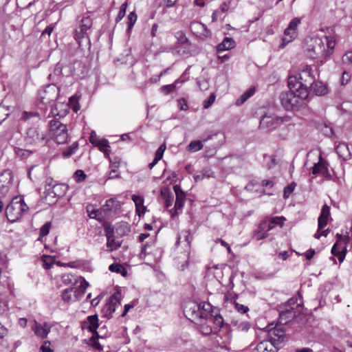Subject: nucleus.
<instances>
[{"mask_svg":"<svg viewBox=\"0 0 352 352\" xmlns=\"http://www.w3.org/2000/svg\"><path fill=\"white\" fill-rule=\"evenodd\" d=\"M331 253L334 256H338L339 261L340 262L344 260L346 254L344 252H342V250L339 248V246L336 243L333 245L331 248Z\"/></svg>","mask_w":352,"mask_h":352,"instance_id":"nucleus-42","label":"nucleus"},{"mask_svg":"<svg viewBox=\"0 0 352 352\" xmlns=\"http://www.w3.org/2000/svg\"><path fill=\"white\" fill-rule=\"evenodd\" d=\"M194 322L199 326V331L204 336L210 335L214 331L210 322H207V320L204 319V321L199 320Z\"/></svg>","mask_w":352,"mask_h":352,"instance_id":"nucleus-27","label":"nucleus"},{"mask_svg":"<svg viewBox=\"0 0 352 352\" xmlns=\"http://www.w3.org/2000/svg\"><path fill=\"white\" fill-rule=\"evenodd\" d=\"M78 277L72 274L67 273L61 276V280L65 285H76L78 283Z\"/></svg>","mask_w":352,"mask_h":352,"instance_id":"nucleus-34","label":"nucleus"},{"mask_svg":"<svg viewBox=\"0 0 352 352\" xmlns=\"http://www.w3.org/2000/svg\"><path fill=\"white\" fill-rule=\"evenodd\" d=\"M74 72V63L63 61V76H70Z\"/></svg>","mask_w":352,"mask_h":352,"instance_id":"nucleus-36","label":"nucleus"},{"mask_svg":"<svg viewBox=\"0 0 352 352\" xmlns=\"http://www.w3.org/2000/svg\"><path fill=\"white\" fill-rule=\"evenodd\" d=\"M127 6H128L127 2H125L122 4V6H120L119 12L116 18V23H118L124 18V16L126 14V10Z\"/></svg>","mask_w":352,"mask_h":352,"instance_id":"nucleus-48","label":"nucleus"},{"mask_svg":"<svg viewBox=\"0 0 352 352\" xmlns=\"http://www.w3.org/2000/svg\"><path fill=\"white\" fill-rule=\"evenodd\" d=\"M295 316L294 307H289L283 310L279 314V322L282 324H286Z\"/></svg>","mask_w":352,"mask_h":352,"instance_id":"nucleus-23","label":"nucleus"},{"mask_svg":"<svg viewBox=\"0 0 352 352\" xmlns=\"http://www.w3.org/2000/svg\"><path fill=\"white\" fill-rule=\"evenodd\" d=\"M336 151L340 157L342 158L344 160H347L351 157V153L346 143H339L336 148Z\"/></svg>","mask_w":352,"mask_h":352,"instance_id":"nucleus-26","label":"nucleus"},{"mask_svg":"<svg viewBox=\"0 0 352 352\" xmlns=\"http://www.w3.org/2000/svg\"><path fill=\"white\" fill-rule=\"evenodd\" d=\"M129 23H128V29L131 30L137 21V14L135 12H131L128 15Z\"/></svg>","mask_w":352,"mask_h":352,"instance_id":"nucleus-53","label":"nucleus"},{"mask_svg":"<svg viewBox=\"0 0 352 352\" xmlns=\"http://www.w3.org/2000/svg\"><path fill=\"white\" fill-rule=\"evenodd\" d=\"M104 230L105 232V236L107 238L111 237L114 236V228L109 223H106L104 226Z\"/></svg>","mask_w":352,"mask_h":352,"instance_id":"nucleus-54","label":"nucleus"},{"mask_svg":"<svg viewBox=\"0 0 352 352\" xmlns=\"http://www.w3.org/2000/svg\"><path fill=\"white\" fill-rule=\"evenodd\" d=\"M314 81V76L311 67L305 65L297 76L289 77L288 87L289 89H299V91H301V97L308 98L309 88Z\"/></svg>","mask_w":352,"mask_h":352,"instance_id":"nucleus-3","label":"nucleus"},{"mask_svg":"<svg viewBox=\"0 0 352 352\" xmlns=\"http://www.w3.org/2000/svg\"><path fill=\"white\" fill-rule=\"evenodd\" d=\"M54 180L52 178L49 177L47 178L45 181L46 186H49L47 190H50L51 187L53 190V192L55 194V195L60 197L64 195L65 192L67 189V187L65 185L63 184H54Z\"/></svg>","mask_w":352,"mask_h":352,"instance_id":"nucleus-18","label":"nucleus"},{"mask_svg":"<svg viewBox=\"0 0 352 352\" xmlns=\"http://www.w3.org/2000/svg\"><path fill=\"white\" fill-rule=\"evenodd\" d=\"M78 148V142H74L71 146H69L67 149H65L63 153V155L64 157H69L73 154L76 153Z\"/></svg>","mask_w":352,"mask_h":352,"instance_id":"nucleus-41","label":"nucleus"},{"mask_svg":"<svg viewBox=\"0 0 352 352\" xmlns=\"http://www.w3.org/2000/svg\"><path fill=\"white\" fill-rule=\"evenodd\" d=\"M307 98L301 97V91L298 89H289V91L282 92L280 95L281 104L287 111L298 109L302 105V100Z\"/></svg>","mask_w":352,"mask_h":352,"instance_id":"nucleus-5","label":"nucleus"},{"mask_svg":"<svg viewBox=\"0 0 352 352\" xmlns=\"http://www.w3.org/2000/svg\"><path fill=\"white\" fill-rule=\"evenodd\" d=\"M214 177V173L210 168H205L202 169L201 171L197 173L195 176L194 179L196 182L201 181L205 178H209V177Z\"/></svg>","mask_w":352,"mask_h":352,"instance_id":"nucleus-32","label":"nucleus"},{"mask_svg":"<svg viewBox=\"0 0 352 352\" xmlns=\"http://www.w3.org/2000/svg\"><path fill=\"white\" fill-rule=\"evenodd\" d=\"M102 141V139H100L95 131H92L89 136V142L91 144L95 146H97L99 143Z\"/></svg>","mask_w":352,"mask_h":352,"instance_id":"nucleus-52","label":"nucleus"},{"mask_svg":"<svg viewBox=\"0 0 352 352\" xmlns=\"http://www.w3.org/2000/svg\"><path fill=\"white\" fill-rule=\"evenodd\" d=\"M298 36V31L294 30L285 29L284 31V36L283 38V45L289 43L294 41Z\"/></svg>","mask_w":352,"mask_h":352,"instance_id":"nucleus-33","label":"nucleus"},{"mask_svg":"<svg viewBox=\"0 0 352 352\" xmlns=\"http://www.w3.org/2000/svg\"><path fill=\"white\" fill-rule=\"evenodd\" d=\"M54 75L56 76H63V61L58 62L54 69Z\"/></svg>","mask_w":352,"mask_h":352,"instance_id":"nucleus-62","label":"nucleus"},{"mask_svg":"<svg viewBox=\"0 0 352 352\" xmlns=\"http://www.w3.org/2000/svg\"><path fill=\"white\" fill-rule=\"evenodd\" d=\"M118 201L115 199H109L106 201L105 204L102 206V209L105 212H111L113 210H116L119 206Z\"/></svg>","mask_w":352,"mask_h":352,"instance_id":"nucleus-35","label":"nucleus"},{"mask_svg":"<svg viewBox=\"0 0 352 352\" xmlns=\"http://www.w3.org/2000/svg\"><path fill=\"white\" fill-rule=\"evenodd\" d=\"M52 325L48 322H44L43 324L36 320L34 321L32 329L34 334L41 339L46 338L50 332Z\"/></svg>","mask_w":352,"mask_h":352,"instance_id":"nucleus-15","label":"nucleus"},{"mask_svg":"<svg viewBox=\"0 0 352 352\" xmlns=\"http://www.w3.org/2000/svg\"><path fill=\"white\" fill-rule=\"evenodd\" d=\"M268 236V233H266V232L261 231V229L260 228V226H258L257 230L255 231L254 233V238L257 240H261L263 239H265Z\"/></svg>","mask_w":352,"mask_h":352,"instance_id":"nucleus-55","label":"nucleus"},{"mask_svg":"<svg viewBox=\"0 0 352 352\" xmlns=\"http://www.w3.org/2000/svg\"><path fill=\"white\" fill-rule=\"evenodd\" d=\"M173 189L176 195V200L175 203V208L176 210H180L184 206L186 195L179 185H175L173 186Z\"/></svg>","mask_w":352,"mask_h":352,"instance_id":"nucleus-19","label":"nucleus"},{"mask_svg":"<svg viewBox=\"0 0 352 352\" xmlns=\"http://www.w3.org/2000/svg\"><path fill=\"white\" fill-rule=\"evenodd\" d=\"M107 239V245L111 250H115L120 246V243L118 241H116L115 236H113Z\"/></svg>","mask_w":352,"mask_h":352,"instance_id":"nucleus-49","label":"nucleus"},{"mask_svg":"<svg viewBox=\"0 0 352 352\" xmlns=\"http://www.w3.org/2000/svg\"><path fill=\"white\" fill-rule=\"evenodd\" d=\"M120 292H117L111 295L102 309L103 316L108 318H111L112 314L116 311V307L120 305Z\"/></svg>","mask_w":352,"mask_h":352,"instance_id":"nucleus-11","label":"nucleus"},{"mask_svg":"<svg viewBox=\"0 0 352 352\" xmlns=\"http://www.w3.org/2000/svg\"><path fill=\"white\" fill-rule=\"evenodd\" d=\"M201 304V310L203 311V313H204L205 316H212V306L210 305V303L207 302H203Z\"/></svg>","mask_w":352,"mask_h":352,"instance_id":"nucleus-43","label":"nucleus"},{"mask_svg":"<svg viewBox=\"0 0 352 352\" xmlns=\"http://www.w3.org/2000/svg\"><path fill=\"white\" fill-rule=\"evenodd\" d=\"M78 283L79 286L74 289V296L77 300L81 298L89 286V283L82 276L78 277Z\"/></svg>","mask_w":352,"mask_h":352,"instance_id":"nucleus-21","label":"nucleus"},{"mask_svg":"<svg viewBox=\"0 0 352 352\" xmlns=\"http://www.w3.org/2000/svg\"><path fill=\"white\" fill-rule=\"evenodd\" d=\"M100 336H98V338L96 339L94 336L90 339V344L93 348L95 349H97L98 351H102L103 349L102 346L101 344L98 342V338Z\"/></svg>","mask_w":352,"mask_h":352,"instance_id":"nucleus-58","label":"nucleus"},{"mask_svg":"<svg viewBox=\"0 0 352 352\" xmlns=\"http://www.w3.org/2000/svg\"><path fill=\"white\" fill-rule=\"evenodd\" d=\"M204 318L205 320H207V322H210V323L214 324V331H216L220 328H221L223 325V317L220 314L212 315L210 316H207Z\"/></svg>","mask_w":352,"mask_h":352,"instance_id":"nucleus-25","label":"nucleus"},{"mask_svg":"<svg viewBox=\"0 0 352 352\" xmlns=\"http://www.w3.org/2000/svg\"><path fill=\"white\" fill-rule=\"evenodd\" d=\"M166 148V144L164 143L160 146L155 154V158L160 160L164 155V153Z\"/></svg>","mask_w":352,"mask_h":352,"instance_id":"nucleus-59","label":"nucleus"},{"mask_svg":"<svg viewBox=\"0 0 352 352\" xmlns=\"http://www.w3.org/2000/svg\"><path fill=\"white\" fill-rule=\"evenodd\" d=\"M184 313L186 317L192 322L204 321L206 317L201 310V304L196 301L188 300L184 303Z\"/></svg>","mask_w":352,"mask_h":352,"instance_id":"nucleus-8","label":"nucleus"},{"mask_svg":"<svg viewBox=\"0 0 352 352\" xmlns=\"http://www.w3.org/2000/svg\"><path fill=\"white\" fill-rule=\"evenodd\" d=\"M132 200L135 205L136 213L139 217L144 215L146 212V207L144 206V198L140 195H133Z\"/></svg>","mask_w":352,"mask_h":352,"instance_id":"nucleus-22","label":"nucleus"},{"mask_svg":"<svg viewBox=\"0 0 352 352\" xmlns=\"http://www.w3.org/2000/svg\"><path fill=\"white\" fill-rule=\"evenodd\" d=\"M74 287H69L64 289L62 292V299L63 301L69 302L72 300V292H74Z\"/></svg>","mask_w":352,"mask_h":352,"instance_id":"nucleus-44","label":"nucleus"},{"mask_svg":"<svg viewBox=\"0 0 352 352\" xmlns=\"http://www.w3.org/2000/svg\"><path fill=\"white\" fill-rule=\"evenodd\" d=\"M1 274L2 271L1 269L0 268V283L4 286L6 285L9 289H11L12 285L8 277L6 276H2Z\"/></svg>","mask_w":352,"mask_h":352,"instance_id":"nucleus-56","label":"nucleus"},{"mask_svg":"<svg viewBox=\"0 0 352 352\" xmlns=\"http://www.w3.org/2000/svg\"><path fill=\"white\" fill-rule=\"evenodd\" d=\"M311 173L313 175L322 174L324 177H328L329 175L328 163L322 157L321 155L319 157L318 162L315 164L312 167Z\"/></svg>","mask_w":352,"mask_h":352,"instance_id":"nucleus-17","label":"nucleus"},{"mask_svg":"<svg viewBox=\"0 0 352 352\" xmlns=\"http://www.w3.org/2000/svg\"><path fill=\"white\" fill-rule=\"evenodd\" d=\"M342 62L344 64L352 65V52H347L343 55Z\"/></svg>","mask_w":352,"mask_h":352,"instance_id":"nucleus-64","label":"nucleus"},{"mask_svg":"<svg viewBox=\"0 0 352 352\" xmlns=\"http://www.w3.org/2000/svg\"><path fill=\"white\" fill-rule=\"evenodd\" d=\"M260 228L261 231H265L266 233H268L269 231L272 230L274 227L272 225V223L270 222V220H265L261 222L259 224Z\"/></svg>","mask_w":352,"mask_h":352,"instance_id":"nucleus-46","label":"nucleus"},{"mask_svg":"<svg viewBox=\"0 0 352 352\" xmlns=\"http://www.w3.org/2000/svg\"><path fill=\"white\" fill-rule=\"evenodd\" d=\"M232 325L239 331L246 332L250 328V323L248 321L232 320Z\"/></svg>","mask_w":352,"mask_h":352,"instance_id":"nucleus-30","label":"nucleus"},{"mask_svg":"<svg viewBox=\"0 0 352 352\" xmlns=\"http://www.w3.org/2000/svg\"><path fill=\"white\" fill-rule=\"evenodd\" d=\"M300 23V19L298 17H295L292 19V21L289 22L288 27L287 29L291 30H297L298 25Z\"/></svg>","mask_w":352,"mask_h":352,"instance_id":"nucleus-57","label":"nucleus"},{"mask_svg":"<svg viewBox=\"0 0 352 352\" xmlns=\"http://www.w3.org/2000/svg\"><path fill=\"white\" fill-rule=\"evenodd\" d=\"M43 267L46 270L50 269L53 264V258L50 256H43L42 257Z\"/></svg>","mask_w":352,"mask_h":352,"instance_id":"nucleus-51","label":"nucleus"},{"mask_svg":"<svg viewBox=\"0 0 352 352\" xmlns=\"http://www.w3.org/2000/svg\"><path fill=\"white\" fill-rule=\"evenodd\" d=\"M335 45L333 36H324V38L315 36L306 39L305 50L309 57L320 59V62L323 63L333 53Z\"/></svg>","mask_w":352,"mask_h":352,"instance_id":"nucleus-1","label":"nucleus"},{"mask_svg":"<svg viewBox=\"0 0 352 352\" xmlns=\"http://www.w3.org/2000/svg\"><path fill=\"white\" fill-rule=\"evenodd\" d=\"M50 228L51 223L49 221L46 222L40 229V235L42 236L47 235Z\"/></svg>","mask_w":352,"mask_h":352,"instance_id":"nucleus-60","label":"nucleus"},{"mask_svg":"<svg viewBox=\"0 0 352 352\" xmlns=\"http://www.w3.org/2000/svg\"><path fill=\"white\" fill-rule=\"evenodd\" d=\"M192 241V235L191 234L190 230H182L177 236V240L176 244L177 245H179L181 243L184 244V246L185 248L184 251L186 253L185 255L186 257V260L185 261L184 264L182 265V270H184L185 267L188 266L190 250V245H191Z\"/></svg>","mask_w":352,"mask_h":352,"instance_id":"nucleus-9","label":"nucleus"},{"mask_svg":"<svg viewBox=\"0 0 352 352\" xmlns=\"http://www.w3.org/2000/svg\"><path fill=\"white\" fill-rule=\"evenodd\" d=\"M189 28L192 33L197 37L204 38L208 35V30L206 25L199 21L191 22Z\"/></svg>","mask_w":352,"mask_h":352,"instance_id":"nucleus-16","label":"nucleus"},{"mask_svg":"<svg viewBox=\"0 0 352 352\" xmlns=\"http://www.w3.org/2000/svg\"><path fill=\"white\" fill-rule=\"evenodd\" d=\"M86 174L82 170H77L74 174V178L76 182H82L85 180Z\"/></svg>","mask_w":352,"mask_h":352,"instance_id":"nucleus-50","label":"nucleus"},{"mask_svg":"<svg viewBox=\"0 0 352 352\" xmlns=\"http://www.w3.org/2000/svg\"><path fill=\"white\" fill-rule=\"evenodd\" d=\"M58 97V89L53 85L47 86L41 94L40 98L41 102L45 104H50L54 102Z\"/></svg>","mask_w":352,"mask_h":352,"instance_id":"nucleus-14","label":"nucleus"},{"mask_svg":"<svg viewBox=\"0 0 352 352\" xmlns=\"http://www.w3.org/2000/svg\"><path fill=\"white\" fill-rule=\"evenodd\" d=\"M289 120L290 119L288 116L279 117L265 116L261 118L260 121V126L261 128H266L272 130L277 128L281 124L289 122Z\"/></svg>","mask_w":352,"mask_h":352,"instance_id":"nucleus-12","label":"nucleus"},{"mask_svg":"<svg viewBox=\"0 0 352 352\" xmlns=\"http://www.w3.org/2000/svg\"><path fill=\"white\" fill-rule=\"evenodd\" d=\"M336 236L338 238L336 243L338 245L339 248L342 250V252H344L346 254L347 245L350 241V237L348 235H342L341 234H337Z\"/></svg>","mask_w":352,"mask_h":352,"instance_id":"nucleus-31","label":"nucleus"},{"mask_svg":"<svg viewBox=\"0 0 352 352\" xmlns=\"http://www.w3.org/2000/svg\"><path fill=\"white\" fill-rule=\"evenodd\" d=\"M178 82L179 80H177L173 84L162 86L161 88L162 91L166 95L169 94L176 89Z\"/></svg>","mask_w":352,"mask_h":352,"instance_id":"nucleus-45","label":"nucleus"},{"mask_svg":"<svg viewBox=\"0 0 352 352\" xmlns=\"http://www.w3.org/2000/svg\"><path fill=\"white\" fill-rule=\"evenodd\" d=\"M204 145L200 140L192 141L188 146V150L191 152H196L203 148Z\"/></svg>","mask_w":352,"mask_h":352,"instance_id":"nucleus-40","label":"nucleus"},{"mask_svg":"<svg viewBox=\"0 0 352 352\" xmlns=\"http://www.w3.org/2000/svg\"><path fill=\"white\" fill-rule=\"evenodd\" d=\"M13 180L10 170H6L0 174V195L5 196L9 191Z\"/></svg>","mask_w":352,"mask_h":352,"instance_id":"nucleus-13","label":"nucleus"},{"mask_svg":"<svg viewBox=\"0 0 352 352\" xmlns=\"http://www.w3.org/2000/svg\"><path fill=\"white\" fill-rule=\"evenodd\" d=\"M29 207L21 197H14L6 208L8 220L12 223L19 220L24 214H27Z\"/></svg>","mask_w":352,"mask_h":352,"instance_id":"nucleus-4","label":"nucleus"},{"mask_svg":"<svg viewBox=\"0 0 352 352\" xmlns=\"http://www.w3.org/2000/svg\"><path fill=\"white\" fill-rule=\"evenodd\" d=\"M97 147L99 148V150L104 153V155L106 157H109L110 154V146L108 140L105 139H102V141L98 144Z\"/></svg>","mask_w":352,"mask_h":352,"instance_id":"nucleus-38","label":"nucleus"},{"mask_svg":"<svg viewBox=\"0 0 352 352\" xmlns=\"http://www.w3.org/2000/svg\"><path fill=\"white\" fill-rule=\"evenodd\" d=\"M296 186V184L295 182H292L289 185H288L284 188L283 197L285 199H287L290 196V195L294 190Z\"/></svg>","mask_w":352,"mask_h":352,"instance_id":"nucleus-47","label":"nucleus"},{"mask_svg":"<svg viewBox=\"0 0 352 352\" xmlns=\"http://www.w3.org/2000/svg\"><path fill=\"white\" fill-rule=\"evenodd\" d=\"M92 25V19L89 16H86L80 20L78 25L76 28L74 38L79 47L82 46V43L84 39L87 40L89 45L90 44L89 34Z\"/></svg>","mask_w":352,"mask_h":352,"instance_id":"nucleus-7","label":"nucleus"},{"mask_svg":"<svg viewBox=\"0 0 352 352\" xmlns=\"http://www.w3.org/2000/svg\"><path fill=\"white\" fill-rule=\"evenodd\" d=\"M45 131L38 127H30L26 132L25 140L27 144H39L45 141Z\"/></svg>","mask_w":352,"mask_h":352,"instance_id":"nucleus-10","label":"nucleus"},{"mask_svg":"<svg viewBox=\"0 0 352 352\" xmlns=\"http://www.w3.org/2000/svg\"><path fill=\"white\" fill-rule=\"evenodd\" d=\"M313 93L316 96H323L327 94L328 88L325 84L320 81H314L310 87Z\"/></svg>","mask_w":352,"mask_h":352,"instance_id":"nucleus-24","label":"nucleus"},{"mask_svg":"<svg viewBox=\"0 0 352 352\" xmlns=\"http://www.w3.org/2000/svg\"><path fill=\"white\" fill-rule=\"evenodd\" d=\"M49 131L51 138L57 144L67 142L69 137L67 127L59 120L54 119L50 122Z\"/></svg>","mask_w":352,"mask_h":352,"instance_id":"nucleus-6","label":"nucleus"},{"mask_svg":"<svg viewBox=\"0 0 352 352\" xmlns=\"http://www.w3.org/2000/svg\"><path fill=\"white\" fill-rule=\"evenodd\" d=\"M79 98L80 96L76 94L74 96H71L69 99V105L71 106L74 111L76 113H77L78 111H79L80 109V106L78 103Z\"/></svg>","mask_w":352,"mask_h":352,"instance_id":"nucleus-39","label":"nucleus"},{"mask_svg":"<svg viewBox=\"0 0 352 352\" xmlns=\"http://www.w3.org/2000/svg\"><path fill=\"white\" fill-rule=\"evenodd\" d=\"M329 216L330 208L327 204H324L322 208L320 214L318 219L319 230H322L327 226Z\"/></svg>","mask_w":352,"mask_h":352,"instance_id":"nucleus-20","label":"nucleus"},{"mask_svg":"<svg viewBox=\"0 0 352 352\" xmlns=\"http://www.w3.org/2000/svg\"><path fill=\"white\" fill-rule=\"evenodd\" d=\"M270 222L272 223L273 226L275 225H280L282 226L283 225L284 221H285V218L283 217H275L269 219Z\"/></svg>","mask_w":352,"mask_h":352,"instance_id":"nucleus-61","label":"nucleus"},{"mask_svg":"<svg viewBox=\"0 0 352 352\" xmlns=\"http://www.w3.org/2000/svg\"><path fill=\"white\" fill-rule=\"evenodd\" d=\"M87 324L88 325H87V328L89 329V331L98 336V333L96 331L99 326L98 316L93 315V316H88L87 317Z\"/></svg>","mask_w":352,"mask_h":352,"instance_id":"nucleus-29","label":"nucleus"},{"mask_svg":"<svg viewBox=\"0 0 352 352\" xmlns=\"http://www.w3.org/2000/svg\"><path fill=\"white\" fill-rule=\"evenodd\" d=\"M285 340L284 328L276 325L268 330L267 339L259 342L255 349L257 352H277Z\"/></svg>","mask_w":352,"mask_h":352,"instance_id":"nucleus-2","label":"nucleus"},{"mask_svg":"<svg viewBox=\"0 0 352 352\" xmlns=\"http://www.w3.org/2000/svg\"><path fill=\"white\" fill-rule=\"evenodd\" d=\"M162 195L164 197L165 199V204H166V208H168L171 206L172 204V199H173V197H171L168 191H162Z\"/></svg>","mask_w":352,"mask_h":352,"instance_id":"nucleus-63","label":"nucleus"},{"mask_svg":"<svg viewBox=\"0 0 352 352\" xmlns=\"http://www.w3.org/2000/svg\"><path fill=\"white\" fill-rule=\"evenodd\" d=\"M235 47V41L232 38L226 37L221 43L217 45V52H221L233 49Z\"/></svg>","mask_w":352,"mask_h":352,"instance_id":"nucleus-28","label":"nucleus"},{"mask_svg":"<svg viewBox=\"0 0 352 352\" xmlns=\"http://www.w3.org/2000/svg\"><path fill=\"white\" fill-rule=\"evenodd\" d=\"M109 270L112 272L121 274L123 276H126L127 272L124 267L119 263H113L109 265Z\"/></svg>","mask_w":352,"mask_h":352,"instance_id":"nucleus-37","label":"nucleus"}]
</instances>
